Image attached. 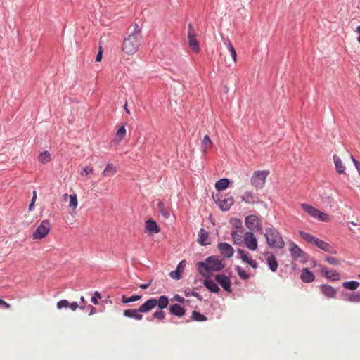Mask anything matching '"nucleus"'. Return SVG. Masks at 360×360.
<instances>
[{"mask_svg": "<svg viewBox=\"0 0 360 360\" xmlns=\"http://www.w3.org/2000/svg\"><path fill=\"white\" fill-rule=\"evenodd\" d=\"M198 273L204 278H210L211 271H221L225 264L218 256L212 255L205 259V262H198L196 264Z\"/></svg>", "mask_w": 360, "mask_h": 360, "instance_id": "f257e3e1", "label": "nucleus"}, {"mask_svg": "<svg viewBox=\"0 0 360 360\" xmlns=\"http://www.w3.org/2000/svg\"><path fill=\"white\" fill-rule=\"evenodd\" d=\"M264 237L267 245L271 248L282 249L285 246L283 237L277 229L272 226L266 229Z\"/></svg>", "mask_w": 360, "mask_h": 360, "instance_id": "f03ea898", "label": "nucleus"}, {"mask_svg": "<svg viewBox=\"0 0 360 360\" xmlns=\"http://www.w3.org/2000/svg\"><path fill=\"white\" fill-rule=\"evenodd\" d=\"M141 37L135 33L130 34L127 38H125L122 49L127 54H134L138 50L141 44Z\"/></svg>", "mask_w": 360, "mask_h": 360, "instance_id": "7ed1b4c3", "label": "nucleus"}, {"mask_svg": "<svg viewBox=\"0 0 360 360\" xmlns=\"http://www.w3.org/2000/svg\"><path fill=\"white\" fill-rule=\"evenodd\" d=\"M212 197L214 202L222 212L229 210L235 202L233 195L230 193H226L224 195H222L221 193H217L214 195H213Z\"/></svg>", "mask_w": 360, "mask_h": 360, "instance_id": "20e7f679", "label": "nucleus"}, {"mask_svg": "<svg viewBox=\"0 0 360 360\" xmlns=\"http://www.w3.org/2000/svg\"><path fill=\"white\" fill-rule=\"evenodd\" d=\"M290 252L293 260H299L302 264H306L309 259V255L303 251L295 243L290 241Z\"/></svg>", "mask_w": 360, "mask_h": 360, "instance_id": "39448f33", "label": "nucleus"}, {"mask_svg": "<svg viewBox=\"0 0 360 360\" xmlns=\"http://www.w3.org/2000/svg\"><path fill=\"white\" fill-rule=\"evenodd\" d=\"M301 207L310 216L318 219L321 221L327 222L329 221V216L327 214L321 212L319 210L309 204L302 203Z\"/></svg>", "mask_w": 360, "mask_h": 360, "instance_id": "423d86ee", "label": "nucleus"}, {"mask_svg": "<svg viewBox=\"0 0 360 360\" xmlns=\"http://www.w3.org/2000/svg\"><path fill=\"white\" fill-rule=\"evenodd\" d=\"M269 172L267 170L255 171L251 178V184L255 188H262Z\"/></svg>", "mask_w": 360, "mask_h": 360, "instance_id": "0eeeda50", "label": "nucleus"}, {"mask_svg": "<svg viewBox=\"0 0 360 360\" xmlns=\"http://www.w3.org/2000/svg\"><path fill=\"white\" fill-rule=\"evenodd\" d=\"M50 230V222L47 219L43 220L41 224L37 227L33 233L34 239H42L45 238L49 233Z\"/></svg>", "mask_w": 360, "mask_h": 360, "instance_id": "6e6552de", "label": "nucleus"}, {"mask_svg": "<svg viewBox=\"0 0 360 360\" xmlns=\"http://www.w3.org/2000/svg\"><path fill=\"white\" fill-rule=\"evenodd\" d=\"M245 224L249 229L250 231H261L262 229V226L261 221L259 218L254 214L249 215L245 217Z\"/></svg>", "mask_w": 360, "mask_h": 360, "instance_id": "1a4fd4ad", "label": "nucleus"}, {"mask_svg": "<svg viewBox=\"0 0 360 360\" xmlns=\"http://www.w3.org/2000/svg\"><path fill=\"white\" fill-rule=\"evenodd\" d=\"M214 281L217 282L218 285H219L226 292H231V282L229 276L221 274H217L214 277Z\"/></svg>", "mask_w": 360, "mask_h": 360, "instance_id": "9d476101", "label": "nucleus"}, {"mask_svg": "<svg viewBox=\"0 0 360 360\" xmlns=\"http://www.w3.org/2000/svg\"><path fill=\"white\" fill-rule=\"evenodd\" d=\"M243 242L246 247L250 250H255L257 248V240L253 232L247 231L243 238Z\"/></svg>", "mask_w": 360, "mask_h": 360, "instance_id": "9b49d317", "label": "nucleus"}, {"mask_svg": "<svg viewBox=\"0 0 360 360\" xmlns=\"http://www.w3.org/2000/svg\"><path fill=\"white\" fill-rule=\"evenodd\" d=\"M219 251L224 258H230L233 255L234 249L229 243L226 242H221L218 244Z\"/></svg>", "mask_w": 360, "mask_h": 360, "instance_id": "f8f14e48", "label": "nucleus"}, {"mask_svg": "<svg viewBox=\"0 0 360 360\" xmlns=\"http://www.w3.org/2000/svg\"><path fill=\"white\" fill-rule=\"evenodd\" d=\"M320 292L327 299H333L336 297L338 290L333 286L323 283L319 285Z\"/></svg>", "mask_w": 360, "mask_h": 360, "instance_id": "ddd939ff", "label": "nucleus"}, {"mask_svg": "<svg viewBox=\"0 0 360 360\" xmlns=\"http://www.w3.org/2000/svg\"><path fill=\"white\" fill-rule=\"evenodd\" d=\"M197 242L202 246H207L212 243L209 232L202 227L198 232Z\"/></svg>", "mask_w": 360, "mask_h": 360, "instance_id": "4468645a", "label": "nucleus"}, {"mask_svg": "<svg viewBox=\"0 0 360 360\" xmlns=\"http://www.w3.org/2000/svg\"><path fill=\"white\" fill-rule=\"evenodd\" d=\"M321 274L333 281L340 280V274L335 269L328 270L326 266H322L320 270Z\"/></svg>", "mask_w": 360, "mask_h": 360, "instance_id": "2eb2a0df", "label": "nucleus"}, {"mask_svg": "<svg viewBox=\"0 0 360 360\" xmlns=\"http://www.w3.org/2000/svg\"><path fill=\"white\" fill-rule=\"evenodd\" d=\"M169 314L174 316L182 317L186 314V310L178 303L169 306Z\"/></svg>", "mask_w": 360, "mask_h": 360, "instance_id": "dca6fc26", "label": "nucleus"}, {"mask_svg": "<svg viewBox=\"0 0 360 360\" xmlns=\"http://www.w3.org/2000/svg\"><path fill=\"white\" fill-rule=\"evenodd\" d=\"M264 255L267 256L266 264L268 267L272 272H276L278 267V263L276 259L275 255L269 252H266Z\"/></svg>", "mask_w": 360, "mask_h": 360, "instance_id": "f3484780", "label": "nucleus"}, {"mask_svg": "<svg viewBox=\"0 0 360 360\" xmlns=\"http://www.w3.org/2000/svg\"><path fill=\"white\" fill-rule=\"evenodd\" d=\"M342 297L343 300L346 302H353V303H359L360 302V292H342Z\"/></svg>", "mask_w": 360, "mask_h": 360, "instance_id": "a211bd4d", "label": "nucleus"}, {"mask_svg": "<svg viewBox=\"0 0 360 360\" xmlns=\"http://www.w3.org/2000/svg\"><path fill=\"white\" fill-rule=\"evenodd\" d=\"M146 230L148 235H153L158 233L160 231V228L155 221L149 219L146 221Z\"/></svg>", "mask_w": 360, "mask_h": 360, "instance_id": "6ab92c4d", "label": "nucleus"}, {"mask_svg": "<svg viewBox=\"0 0 360 360\" xmlns=\"http://www.w3.org/2000/svg\"><path fill=\"white\" fill-rule=\"evenodd\" d=\"M155 307H156L155 297H151L147 300L141 305H140V307H139V311L140 313H148Z\"/></svg>", "mask_w": 360, "mask_h": 360, "instance_id": "aec40b11", "label": "nucleus"}, {"mask_svg": "<svg viewBox=\"0 0 360 360\" xmlns=\"http://www.w3.org/2000/svg\"><path fill=\"white\" fill-rule=\"evenodd\" d=\"M203 285L212 293H219L220 291L217 282L212 281L210 278H205L203 281Z\"/></svg>", "mask_w": 360, "mask_h": 360, "instance_id": "412c9836", "label": "nucleus"}, {"mask_svg": "<svg viewBox=\"0 0 360 360\" xmlns=\"http://www.w3.org/2000/svg\"><path fill=\"white\" fill-rule=\"evenodd\" d=\"M300 279L302 282L309 283H311L315 280V276L312 271L308 268H303L300 275Z\"/></svg>", "mask_w": 360, "mask_h": 360, "instance_id": "4be33fe9", "label": "nucleus"}, {"mask_svg": "<svg viewBox=\"0 0 360 360\" xmlns=\"http://www.w3.org/2000/svg\"><path fill=\"white\" fill-rule=\"evenodd\" d=\"M123 316L127 318L134 319L137 321H141L143 319V315L139 312V309H127L123 312Z\"/></svg>", "mask_w": 360, "mask_h": 360, "instance_id": "5701e85b", "label": "nucleus"}, {"mask_svg": "<svg viewBox=\"0 0 360 360\" xmlns=\"http://www.w3.org/2000/svg\"><path fill=\"white\" fill-rule=\"evenodd\" d=\"M314 246L319 248V249L323 250L329 254H336L337 251L327 242H325L319 238L317 243L314 245Z\"/></svg>", "mask_w": 360, "mask_h": 360, "instance_id": "b1692460", "label": "nucleus"}, {"mask_svg": "<svg viewBox=\"0 0 360 360\" xmlns=\"http://www.w3.org/2000/svg\"><path fill=\"white\" fill-rule=\"evenodd\" d=\"M242 201L248 204H255L259 202V198L252 191H245L241 197Z\"/></svg>", "mask_w": 360, "mask_h": 360, "instance_id": "393cba45", "label": "nucleus"}, {"mask_svg": "<svg viewBox=\"0 0 360 360\" xmlns=\"http://www.w3.org/2000/svg\"><path fill=\"white\" fill-rule=\"evenodd\" d=\"M155 306L160 309H166L169 303V299L166 295H160L158 298L155 297Z\"/></svg>", "mask_w": 360, "mask_h": 360, "instance_id": "a878e982", "label": "nucleus"}, {"mask_svg": "<svg viewBox=\"0 0 360 360\" xmlns=\"http://www.w3.org/2000/svg\"><path fill=\"white\" fill-rule=\"evenodd\" d=\"M158 209L165 219H168L170 217L169 207L165 205L162 201H158Z\"/></svg>", "mask_w": 360, "mask_h": 360, "instance_id": "bb28decb", "label": "nucleus"}, {"mask_svg": "<svg viewBox=\"0 0 360 360\" xmlns=\"http://www.w3.org/2000/svg\"><path fill=\"white\" fill-rule=\"evenodd\" d=\"M299 234L302 237V239H304L305 241H307L308 243H311L313 245H314L319 240L318 238H316V237L314 236L313 235H311V233L305 232L304 231H302V230L299 231Z\"/></svg>", "mask_w": 360, "mask_h": 360, "instance_id": "cd10ccee", "label": "nucleus"}, {"mask_svg": "<svg viewBox=\"0 0 360 360\" xmlns=\"http://www.w3.org/2000/svg\"><path fill=\"white\" fill-rule=\"evenodd\" d=\"M333 160H334V164H335V169H336L337 172L340 174H345V167L344 164L342 163L341 158L339 156H338L337 155H334Z\"/></svg>", "mask_w": 360, "mask_h": 360, "instance_id": "c85d7f7f", "label": "nucleus"}, {"mask_svg": "<svg viewBox=\"0 0 360 360\" xmlns=\"http://www.w3.org/2000/svg\"><path fill=\"white\" fill-rule=\"evenodd\" d=\"M230 183L231 181L227 178L221 179L215 183V188L217 191H224L229 187Z\"/></svg>", "mask_w": 360, "mask_h": 360, "instance_id": "c756f323", "label": "nucleus"}, {"mask_svg": "<svg viewBox=\"0 0 360 360\" xmlns=\"http://www.w3.org/2000/svg\"><path fill=\"white\" fill-rule=\"evenodd\" d=\"M188 45L192 51L195 53H198L200 50L199 43L196 39V35L189 34L188 37Z\"/></svg>", "mask_w": 360, "mask_h": 360, "instance_id": "7c9ffc66", "label": "nucleus"}, {"mask_svg": "<svg viewBox=\"0 0 360 360\" xmlns=\"http://www.w3.org/2000/svg\"><path fill=\"white\" fill-rule=\"evenodd\" d=\"M243 230H240L239 233L238 232V231H231V237L235 244L241 245L243 243Z\"/></svg>", "mask_w": 360, "mask_h": 360, "instance_id": "2f4dec72", "label": "nucleus"}, {"mask_svg": "<svg viewBox=\"0 0 360 360\" xmlns=\"http://www.w3.org/2000/svg\"><path fill=\"white\" fill-rule=\"evenodd\" d=\"M191 320L198 322H203L207 320V318L198 311H193L191 313Z\"/></svg>", "mask_w": 360, "mask_h": 360, "instance_id": "473e14b6", "label": "nucleus"}, {"mask_svg": "<svg viewBox=\"0 0 360 360\" xmlns=\"http://www.w3.org/2000/svg\"><path fill=\"white\" fill-rule=\"evenodd\" d=\"M38 160L42 164H46L51 160V154L49 151L41 152L38 156Z\"/></svg>", "mask_w": 360, "mask_h": 360, "instance_id": "72a5a7b5", "label": "nucleus"}, {"mask_svg": "<svg viewBox=\"0 0 360 360\" xmlns=\"http://www.w3.org/2000/svg\"><path fill=\"white\" fill-rule=\"evenodd\" d=\"M116 173V167L112 163H108L105 168L103 172V175L105 176H111Z\"/></svg>", "mask_w": 360, "mask_h": 360, "instance_id": "f704fd0d", "label": "nucleus"}, {"mask_svg": "<svg viewBox=\"0 0 360 360\" xmlns=\"http://www.w3.org/2000/svg\"><path fill=\"white\" fill-rule=\"evenodd\" d=\"M342 286L347 290H355L359 286V282L356 281H345L342 283Z\"/></svg>", "mask_w": 360, "mask_h": 360, "instance_id": "c9c22d12", "label": "nucleus"}, {"mask_svg": "<svg viewBox=\"0 0 360 360\" xmlns=\"http://www.w3.org/2000/svg\"><path fill=\"white\" fill-rule=\"evenodd\" d=\"M141 298V295H132L130 297H127L126 295H123L122 297V302L127 304V303L138 301Z\"/></svg>", "mask_w": 360, "mask_h": 360, "instance_id": "e433bc0d", "label": "nucleus"}, {"mask_svg": "<svg viewBox=\"0 0 360 360\" xmlns=\"http://www.w3.org/2000/svg\"><path fill=\"white\" fill-rule=\"evenodd\" d=\"M126 135V129L124 125H121L116 133L115 140L117 141H122Z\"/></svg>", "mask_w": 360, "mask_h": 360, "instance_id": "4c0bfd02", "label": "nucleus"}, {"mask_svg": "<svg viewBox=\"0 0 360 360\" xmlns=\"http://www.w3.org/2000/svg\"><path fill=\"white\" fill-rule=\"evenodd\" d=\"M236 271L240 278L242 280H248L250 278V275L240 266H236L235 268Z\"/></svg>", "mask_w": 360, "mask_h": 360, "instance_id": "58836bf2", "label": "nucleus"}, {"mask_svg": "<svg viewBox=\"0 0 360 360\" xmlns=\"http://www.w3.org/2000/svg\"><path fill=\"white\" fill-rule=\"evenodd\" d=\"M163 309H160L158 311H155L151 315V319H158L159 321H162L165 318V313Z\"/></svg>", "mask_w": 360, "mask_h": 360, "instance_id": "ea45409f", "label": "nucleus"}, {"mask_svg": "<svg viewBox=\"0 0 360 360\" xmlns=\"http://www.w3.org/2000/svg\"><path fill=\"white\" fill-rule=\"evenodd\" d=\"M184 294H185L186 297L193 296V297H196L198 299V300H199L200 302L202 301V295L196 291H194V290L191 291L189 290H186L184 291Z\"/></svg>", "mask_w": 360, "mask_h": 360, "instance_id": "a19ab883", "label": "nucleus"}, {"mask_svg": "<svg viewBox=\"0 0 360 360\" xmlns=\"http://www.w3.org/2000/svg\"><path fill=\"white\" fill-rule=\"evenodd\" d=\"M182 269H179V268H176L174 271H172L169 273V276L174 280H179L182 277Z\"/></svg>", "mask_w": 360, "mask_h": 360, "instance_id": "79ce46f5", "label": "nucleus"}, {"mask_svg": "<svg viewBox=\"0 0 360 360\" xmlns=\"http://www.w3.org/2000/svg\"><path fill=\"white\" fill-rule=\"evenodd\" d=\"M230 223L232 224L233 228L242 230V221L240 219L238 218H231Z\"/></svg>", "mask_w": 360, "mask_h": 360, "instance_id": "37998d69", "label": "nucleus"}, {"mask_svg": "<svg viewBox=\"0 0 360 360\" xmlns=\"http://www.w3.org/2000/svg\"><path fill=\"white\" fill-rule=\"evenodd\" d=\"M227 47H228V50L229 51L233 61L236 62V59H237V53H236V51L234 47L233 46V45L231 44V42L229 41H228Z\"/></svg>", "mask_w": 360, "mask_h": 360, "instance_id": "c03bdc74", "label": "nucleus"}, {"mask_svg": "<svg viewBox=\"0 0 360 360\" xmlns=\"http://www.w3.org/2000/svg\"><path fill=\"white\" fill-rule=\"evenodd\" d=\"M237 252L238 254V258L240 259L243 262H245L248 258V253L245 252L243 249L238 248L237 249Z\"/></svg>", "mask_w": 360, "mask_h": 360, "instance_id": "a18cd8bd", "label": "nucleus"}, {"mask_svg": "<svg viewBox=\"0 0 360 360\" xmlns=\"http://www.w3.org/2000/svg\"><path fill=\"white\" fill-rule=\"evenodd\" d=\"M69 307V302L67 300H60L57 302L58 309H67Z\"/></svg>", "mask_w": 360, "mask_h": 360, "instance_id": "49530a36", "label": "nucleus"}, {"mask_svg": "<svg viewBox=\"0 0 360 360\" xmlns=\"http://www.w3.org/2000/svg\"><path fill=\"white\" fill-rule=\"evenodd\" d=\"M326 261L328 264H330L331 265H334V266H337L340 264L339 259L334 257L327 256L326 257Z\"/></svg>", "mask_w": 360, "mask_h": 360, "instance_id": "de8ad7c7", "label": "nucleus"}, {"mask_svg": "<svg viewBox=\"0 0 360 360\" xmlns=\"http://www.w3.org/2000/svg\"><path fill=\"white\" fill-rule=\"evenodd\" d=\"M69 206L74 209L77 206V198L76 195H70Z\"/></svg>", "mask_w": 360, "mask_h": 360, "instance_id": "09e8293b", "label": "nucleus"}, {"mask_svg": "<svg viewBox=\"0 0 360 360\" xmlns=\"http://www.w3.org/2000/svg\"><path fill=\"white\" fill-rule=\"evenodd\" d=\"M68 307L70 308L72 311H75L77 308H79L82 310H84L85 309L84 305H79L77 302H72L71 303L69 302Z\"/></svg>", "mask_w": 360, "mask_h": 360, "instance_id": "8fccbe9b", "label": "nucleus"}, {"mask_svg": "<svg viewBox=\"0 0 360 360\" xmlns=\"http://www.w3.org/2000/svg\"><path fill=\"white\" fill-rule=\"evenodd\" d=\"M101 298V293L98 291H95L91 297V301L94 304H98V299Z\"/></svg>", "mask_w": 360, "mask_h": 360, "instance_id": "3c124183", "label": "nucleus"}, {"mask_svg": "<svg viewBox=\"0 0 360 360\" xmlns=\"http://www.w3.org/2000/svg\"><path fill=\"white\" fill-rule=\"evenodd\" d=\"M36 199H37V192L35 191H34L32 193V198L31 199V202L28 206L29 211L33 210Z\"/></svg>", "mask_w": 360, "mask_h": 360, "instance_id": "603ef678", "label": "nucleus"}, {"mask_svg": "<svg viewBox=\"0 0 360 360\" xmlns=\"http://www.w3.org/2000/svg\"><path fill=\"white\" fill-rule=\"evenodd\" d=\"M93 171V167L87 166L82 169V171L81 172L80 174L83 176L92 173Z\"/></svg>", "mask_w": 360, "mask_h": 360, "instance_id": "864d4df0", "label": "nucleus"}, {"mask_svg": "<svg viewBox=\"0 0 360 360\" xmlns=\"http://www.w3.org/2000/svg\"><path fill=\"white\" fill-rule=\"evenodd\" d=\"M212 146V142L209 136V135H205L202 141V146L205 147L207 145Z\"/></svg>", "mask_w": 360, "mask_h": 360, "instance_id": "5fc2aeb1", "label": "nucleus"}, {"mask_svg": "<svg viewBox=\"0 0 360 360\" xmlns=\"http://www.w3.org/2000/svg\"><path fill=\"white\" fill-rule=\"evenodd\" d=\"M245 262L248 263L253 269H257L258 267L257 262L251 258L248 257V259Z\"/></svg>", "mask_w": 360, "mask_h": 360, "instance_id": "6e6d98bb", "label": "nucleus"}, {"mask_svg": "<svg viewBox=\"0 0 360 360\" xmlns=\"http://www.w3.org/2000/svg\"><path fill=\"white\" fill-rule=\"evenodd\" d=\"M171 300L176 301L181 304H182L185 302V299L182 296L179 295L178 294L174 295V297L171 299Z\"/></svg>", "mask_w": 360, "mask_h": 360, "instance_id": "4d7b16f0", "label": "nucleus"}, {"mask_svg": "<svg viewBox=\"0 0 360 360\" xmlns=\"http://www.w3.org/2000/svg\"><path fill=\"white\" fill-rule=\"evenodd\" d=\"M0 307L2 308L9 309L11 305L0 298Z\"/></svg>", "mask_w": 360, "mask_h": 360, "instance_id": "13d9d810", "label": "nucleus"}, {"mask_svg": "<svg viewBox=\"0 0 360 360\" xmlns=\"http://www.w3.org/2000/svg\"><path fill=\"white\" fill-rule=\"evenodd\" d=\"M193 34V35H196L193 28V25L191 23H189L188 25V34L187 36L188 37L189 34Z\"/></svg>", "mask_w": 360, "mask_h": 360, "instance_id": "bf43d9fd", "label": "nucleus"}, {"mask_svg": "<svg viewBox=\"0 0 360 360\" xmlns=\"http://www.w3.org/2000/svg\"><path fill=\"white\" fill-rule=\"evenodd\" d=\"M132 33H135L136 34H139L141 37V29L139 28L138 24L135 23L134 25V32Z\"/></svg>", "mask_w": 360, "mask_h": 360, "instance_id": "052dcab7", "label": "nucleus"}, {"mask_svg": "<svg viewBox=\"0 0 360 360\" xmlns=\"http://www.w3.org/2000/svg\"><path fill=\"white\" fill-rule=\"evenodd\" d=\"M102 57H103V53H102V50H101V48H100L96 56V62H99L102 59Z\"/></svg>", "mask_w": 360, "mask_h": 360, "instance_id": "680f3d73", "label": "nucleus"}, {"mask_svg": "<svg viewBox=\"0 0 360 360\" xmlns=\"http://www.w3.org/2000/svg\"><path fill=\"white\" fill-rule=\"evenodd\" d=\"M151 283H152V280L149 281L147 283L141 284L139 285V287H140V288H141L143 290H146L151 285Z\"/></svg>", "mask_w": 360, "mask_h": 360, "instance_id": "e2e57ef3", "label": "nucleus"}, {"mask_svg": "<svg viewBox=\"0 0 360 360\" xmlns=\"http://www.w3.org/2000/svg\"><path fill=\"white\" fill-rule=\"evenodd\" d=\"M88 308L90 309V311L89 313V316H91L96 313V309L94 307H93L92 305H89Z\"/></svg>", "mask_w": 360, "mask_h": 360, "instance_id": "0e129e2a", "label": "nucleus"}, {"mask_svg": "<svg viewBox=\"0 0 360 360\" xmlns=\"http://www.w3.org/2000/svg\"><path fill=\"white\" fill-rule=\"evenodd\" d=\"M322 198L326 202H330L333 201V197L330 195H326V194L322 196Z\"/></svg>", "mask_w": 360, "mask_h": 360, "instance_id": "69168bd1", "label": "nucleus"}, {"mask_svg": "<svg viewBox=\"0 0 360 360\" xmlns=\"http://www.w3.org/2000/svg\"><path fill=\"white\" fill-rule=\"evenodd\" d=\"M185 266H186V261H185V260H182V261H181V262L178 264V265H177L176 268H179V269H182V270H183V268H184Z\"/></svg>", "mask_w": 360, "mask_h": 360, "instance_id": "338daca9", "label": "nucleus"}, {"mask_svg": "<svg viewBox=\"0 0 360 360\" xmlns=\"http://www.w3.org/2000/svg\"><path fill=\"white\" fill-rule=\"evenodd\" d=\"M356 32L357 33H359V37H357V41L359 43H360V25H359L357 27H356Z\"/></svg>", "mask_w": 360, "mask_h": 360, "instance_id": "774afa93", "label": "nucleus"}]
</instances>
